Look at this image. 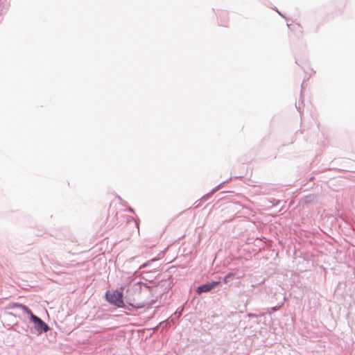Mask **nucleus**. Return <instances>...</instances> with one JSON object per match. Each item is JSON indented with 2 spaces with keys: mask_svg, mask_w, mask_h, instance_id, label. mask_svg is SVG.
<instances>
[{
  "mask_svg": "<svg viewBox=\"0 0 355 355\" xmlns=\"http://www.w3.org/2000/svg\"><path fill=\"white\" fill-rule=\"evenodd\" d=\"M14 306L18 307L30 315L31 320L34 323L35 328L39 334L46 332L49 328L46 323L42 321L39 317L35 315L33 312L26 306L24 304H15Z\"/></svg>",
  "mask_w": 355,
  "mask_h": 355,
  "instance_id": "1",
  "label": "nucleus"
},
{
  "mask_svg": "<svg viewBox=\"0 0 355 355\" xmlns=\"http://www.w3.org/2000/svg\"><path fill=\"white\" fill-rule=\"evenodd\" d=\"M105 296L109 302L114 304L119 307L123 306V301L122 293L117 291H114L110 293L107 292Z\"/></svg>",
  "mask_w": 355,
  "mask_h": 355,
  "instance_id": "2",
  "label": "nucleus"
},
{
  "mask_svg": "<svg viewBox=\"0 0 355 355\" xmlns=\"http://www.w3.org/2000/svg\"><path fill=\"white\" fill-rule=\"evenodd\" d=\"M291 36L300 39L303 35V30L301 25L297 22H292L288 25Z\"/></svg>",
  "mask_w": 355,
  "mask_h": 355,
  "instance_id": "3",
  "label": "nucleus"
},
{
  "mask_svg": "<svg viewBox=\"0 0 355 355\" xmlns=\"http://www.w3.org/2000/svg\"><path fill=\"white\" fill-rule=\"evenodd\" d=\"M219 284H220V282L217 281V282H209V283L203 284L197 288V293L198 294H200L202 293L209 292L211 289L215 288L216 286H218Z\"/></svg>",
  "mask_w": 355,
  "mask_h": 355,
  "instance_id": "4",
  "label": "nucleus"
},
{
  "mask_svg": "<svg viewBox=\"0 0 355 355\" xmlns=\"http://www.w3.org/2000/svg\"><path fill=\"white\" fill-rule=\"evenodd\" d=\"M230 276V274L227 275L225 277V282H226V281H227V278Z\"/></svg>",
  "mask_w": 355,
  "mask_h": 355,
  "instance_id": "5",
  "label": "nucleus"
}]
</instances>
